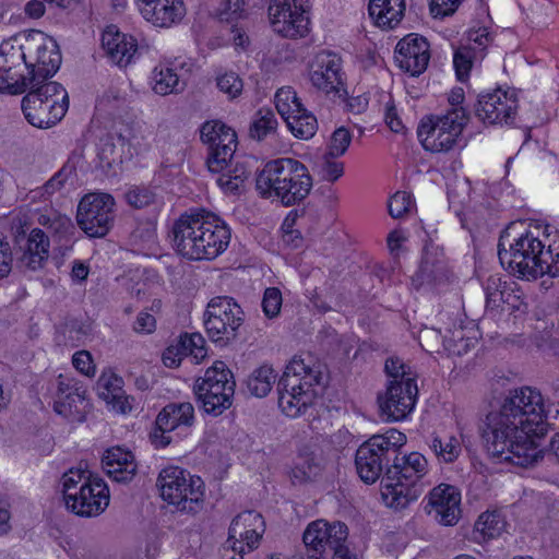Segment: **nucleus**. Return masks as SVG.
Segmentation results:
<instances>
[{"label": "nucleus", "mask_w": 559, "mask_h": 559, "mask_svg": "<svg viewBox=\"0 0 559 559\" xmlns=\"http://www.w3.org/2000/svg\"><path fill=\"white\" fill-rule=\"evenodd\" d=\"M469 120L465 108L448 109L443 115L424 117L417 128V136L426 151L445 153L465 146L462 132Z\"/></svg>", "instance_id": "nucleus-5"}, {"label": "nucleus", "mask_w": 559, "mask_h": 559, "mask_svg": "<svg viewBox=\"0 0 559 559\" xmlns=\"http://www.w3.org/2000/svg\"><path fill=\"white\" fill-rule=\"evenodd\" d=\"M282 301V293L278 288H266L262 299L264 314L270 319L276 318L280 314Z\"/></svg>", "instance_id": "nucleus-57"}, {"label": "nucleus", "mask_w": 559, "mask_h": 559, "mask_svg": "<svg viewBox=\"0 0 559 559\" xmlns=\"http://www.w3.org/2000/svg\"><path fill=\"white\" fill-rule=\"evenodd\" d=\"M429 448L438 461L443 463L454 462L461 453V444L455 437H449L447 440H443L439 436H433Z\"/></svg>", "instance_id": "nucleus-47"}, {"label": "nucleus", "mask_w": 559, "mask_h": 559, "mask_svg": "<svg viewBox=\"0 0 559 559\" xmlns=\"http://www.w3.org/2000/svg\"><path fill=\"white\" fill-rule=\"evenodd\" d=\"M394 59L403 71L417 76L428 67L429 43L418 34L406 35L397 43Z\"/></svg>", "instance_id": "nucleus-20"}, {"label": "nucleus", "mask_w": 559, "mask_h": 559, "mask_svg": "<svg viewBox=\"0 0 559 559\" xmlns=\"http://www.w3.org/2000/svg\"><path fill=\"white\" fill-rule=\"evenodd\" d=\"M162 498L180 511L197 512L203 502L204 483L188 471L169 466L160 471L157 478Z\"/></svg>", "instance_id": "nucleus-8"}, {"label": "nucleus", "mask_w": 559, "mask_h": 559, "mask_svg": "<svg viewBox=\"0 0 559 559\" xmlns=\"http://www.w3.org/2000/svg\"><path fill=\"white\" fill-rule=\"evenodd\" d=\"M115 199L109 193L85 194L78 205L76 223L90 238L105 237L115 223Z\"/></svg>", "instance_id": "nucleus-12"}, {"label": "nucleus", "mask_w": 559, "mask_h": 559, "mask_svg": "<svg viewBox=\"0 0 559 559\" xmlns=\"http://www.w3.org/2000/svg\"><path fill=\"white\" fill-rule=\"evenodd\" d=\"M460 503L461 493L457 488L440 484L430 491L426 510L441 525L453 526L461 516Z\"/></svg>", "instance_id": "nucleus-22"}, {"label": "nucleus", "mask_w": 559, "mask_h": 559, "mask_svg": "<svg viewBox=\"0 0 559 559\" xmlns=\"http://www.w3.org/2000/svg\"><path fill=\"white\" fill-rule=\"evenodd\" d=\"M326 534L324 537V555L332 552V559H357L346 546L348 527L345 523L326 521Z\"/></svg>", "instance_id": "nucleus-32"}, {"label": "nucleus", "mask_w": 559, "mask_h": 559, "mask_svg": "<svg viewBox=\"0 0 559 559\" xmlns=\"http://www.w3.org/2000/svg\"><path fill=\"white\" fill-rule=\"evenodd\" d=\"M278 393H298V392H316L305 388L302 377L295 376L294 373L284 371L283 376L277 382Z\"/></svg>", "instance_id": "nucleus-59"}, {"label": "nucleus", "mask_w": 559, "mask_h": 559, "mask_svg": "<svg viewBox=\"0 0 559 559\" xmlns=\"http://www.w3.org/2000/svg\"><path fill=\"white\" fill-rule=\"evenodd\" d=\"M428 472L427 459L412 452L392 461L382 478V498L385 504L395 510H403L416 501L424 491L423 477Z\"/></svg>", "instance_id": "nucleus-3"}, {"label": "nucleus", "mask_w": 559, "mask_h": 559, "mask_svg": "<svg viewBox=\"0 0 559 559\" xmlns=\"http://www.w3.org/2000/svg\"><path fill=\"white\" fill-rule=\"evenodd\" d=\"M412 204V198L408 193L405 191H397L389 200V214L393 218H401L404 214L411 211Z\"/></svg>", "instance_id": "nucleus-58"}, {"label": "nucleus", "mask_w": 559, "mask_h": 559, "mask_svg": "<svg viewBox=\"0 0 559 559\" xmlns=\"http://www.w3.org/2000/svg\"><path fill=\"white\" fill-rule=\"evenodd\" d=\"M352 142V134L345 127L336 129L331 136L326 156L335 158L345 154Z\"/></svg>", "instance_id": "nucleus-55"}, {"label": "nucleus", "mask_w": 559, "mask_h": 559, "mask_svg": "<svg viewBox=\"0 0 559 559\" xmlns=\"http://www.w3.org/2000/svg\"><path fill=\"white\" fill-rule=\"evenodd\" d=\"M309 0H270L269 19L273 31L285 38L306 37L310 32Z\"/></svg>", "instance_id": "nucleus-13"}, {"label": "nucleus", "mask_w": 559, "mask_h": 559, "mask_svg": "<svg viewBox=\"0 0 559 559\" xmlns=\"http://www.w3.org/2000/svg\"><path fill=\"white\" fill-rule=\"evenodd\" d=\"M501 280L490 276L486 283V305L488 308H496L503 301V290L500 289Z\"/></svg>", "instance_id": "nucleus-62"}, {"label": "nucleus", "mask_w": 559, "mask_h": 559, "mask_svg": "<svg viewBox=\"0 0 559 559\" xmlns=\"http://www.w3.org/2000/svg\"><path fill=\"white\" fill-rule=\"evenodd\" d=\"M255 187L263 198L275 197L284 206L304 201L312 188L308 168L294 158L267 162L255 178Z\"/></svg>", "instance_id": "nucleus-2"}, {"label": "nucleus", "mask_w": 559, "mask_h": 559, "mask_svg": "<svg viewBox=\"0 0 559 559\" xmlns=\"http://www.w3.org/2000/svg\"><path fill=\"white\" fill-rule=\"evenodd\" d=\"M292 133L299 139H310L318 129L317 118L304 106L284 118Z\"/></svg>", "instance_id": "nucleus-35"}, {"label": "nucleus", "mask_w": 559, "mask_h": 559, "mask_svg": "<svg viewBox=\"0 0 559 559\" xmlns=\"http://www.w3.org/2000/svg\"><path fill=\"white\" fill-rule=\"evenodd\" d=\"M117 138L122 146L128 145L131 154H139L147 148L145 136L141 129L135 126L127 124L117 131Z\"/></svg>", "instance_id": "nucleus-50"}, {"label": "nucleus", "mask_w": 559, "mask_h": 559, "mask_svg": "<svg viewBox=\"0 0 559 559\" xmlns=\"http://www.w3.org/2000/svg\"><path fill=\"white\" fill-rule=\"evenodd\" d=\"M236 382L225 362L215 361L203 378L195 381L193 392L203 411L218 416L233 404Z\"/></svg>", "instance_id": "nucleus-9"}, {"label": "nucleus", "mask_w": 559, "mask_h": 559, "mask_svg": "<svg viewBox=\"0 0 559 559\" xmlns=\"http://www.w3.org/2000/svg\"><path fill=\"white\" fill-rule=\"evenodd\" d=\"M275 106L278 114L284 119L285 116H289L295 112V109L301 108L304 105L297 97L296 92L290 87H282L275 94Z\"/></svg>", "instance_id": "nucleus-52"}, {"label": "nucleus", "mask_w": 559, "mask_h": 559, "mask_svg": "<svg viewBox=\"0 0 559 559\" xmlns=\"http://www.w3.org/2000/svg\"><path fill=\"white\" fill-rule=\"evenodd\" d=\"M142 16L154 26L170 27L186 14L182 0H138Z\"/></svg>", "instance_id": "nucleus-27"}, {"label": "nucleus", "mask_w": 559, "mask_h": 559, "mask_svg": "<svg viewBox=\"0 0 559 559\" xmlns=\"http://www.w3.org/2000/svg\"><path fill=\"white\" fill-rule=\"evenodd\" d=\"M72 173L73 167L64 165L43 187L32 191L33 198H43L46 200L56 192L60 191Z\"/></svg>", "instance_id": "nucleus-51"}, {"label": "nucleus", "mask_w": 559, "mask_h": 559, "mask_svg": "<svg viewBox=\"0 0 559 559\" xmlns=\"http://www.w3.org/2000/svg\"><path fill=\"white\" fill-rule=\"evenodd\" d=\"M205 341L203 336L199 333H193L191 335L180 336L179 346L185 356L192 355L197 359H202L205 357L206 352L204 348Z\"/></svg>", "instance_id": "nucleus-56"}, {"label": "nucleus", "mask_w": 559, "mask_h": 559, "mask_svg": "<svg viewBox=\"0 0 559 559\" xmlns=\"http://www.w3.org/2000/svg\"><path fill=\"white\" fill-rule=\"evenodd\" d=\"M248 550L247 540L245 538H233L229 543V538L224 547L223 558L224 559H243V554Z\"/></svg>", "instance_id": "nucleus-64"}, {"label": "nucleus", "mask_w": 559, "mask_h": 559, "mask_svg": "<svg viewBox=\"0 0 559 559\" xmlns=\"http://www.w3.org/2000/svg\"><path fill=\"white\" fill-rule=\"evenodd\" d=\"M277 124L275 114L269 108H261L255 112L250 124V138L262 141L276 132Z\"/></svg>", "instance_id": "nucleus-41"}, {"label": "nucleus", "mask_w": 559, "mask_h": 559, "mask_svg": "<svg viewBox=\"0 0 559 559\" xmlns=\"http://www.w3.org/2000/svg\"><path fill=\"white\" fill-rule=\"evenodd\" d=\"M506 519L500 511L481 513L474 525L475 539L486 542L500 536L506 530Z\"/></svg>", "instance_id": "nucleus-34"}, {"label": "nucleus", "mask_w": 559, "mask_h": 559, "mask_svg": "<svg viewBox=\"0 0 559 559\" xmlns=\"http://www.w3.org/2000/svg\"><path fill=\"white\" fill-rule=\"evenodd\" d=\"M33 86H29L28 93H34L38 98H43V100L52 103H66L67 109L69 108V95L66 88L58 82L48 81L47 80H38L34 82Z\"/></svg>", "instance_id": "nucleus-43"}, {"label": "nucleus", "mask_w": 559, "mask_h": 559, "mask_svg": "<svg viewBox=\"0 0 559 559\" xmlns=\"http://www.w3.org/2000/svg\"><path fill=\"white\" fill-rule=\"evenodd\" d=\"M109 504V489L106 483L97 477L80 486L78 495L66 504L67 509L82 518L102 514Z\"/></svg>", "instance_id": "nucleus-19"}, {"label": "nucleus", "mask_w": 559, "mask_h": 559, "mask_svg": "<svg viewBox=\"0 0 559 559\" xmlns=\"http://www.w3.org/2000/svg\"><path fill=\"white\" fill-rule=\"evenodd\" d=\"M185 85V82H181L178 74L170 68L160 67L153 71V90L158 95L179 93Z\"/></svg>", "instance_id": "nucleus-39"}, {"label": "nucleus", "mask_w": 559, "mask_h": 559, "mask_svg": "<svg viewBox=\"0 0 559 559\" xmlns=\"http://www.w3.org/2000/svg\"><path fill=\"white\" fill-rule=\"evenodd\" d=\"M405 442L406 436L392 428L383 435L371 436L360 444L355 455L360 479L366 484H374L383 473L385 475Z\"/></svg>", "instance_id": "nucleus-4"}, {"label": "nucleus", "mask_w": 559, "mask_h": 559, "mask_svg": "<svg viewBox=\"0 0 559 559\" xmlns=\"http://www.w3.org/2000/svg\"><path fill=\"white\" fill-rule=\"evenodd\" d=\"M24 68L5 69L0 71V92H7L9 94H22L29 86H33L35 80L31 79V74L26 71L23 72Z\"/></svg>", "instance_id": "nucleus-36"}, {"label": "nucleus", "mask_w": 559, "mask_h": 559, "mask_svg": "<svg viewBox=\"0 0 559 559\" xmlns=\"http://www.w3.org/2000/svg\"><path fill=\"white\" fill-rule=\"evenodd\" d=\"M243 321L245 313L241 307L228 296L212 298L204 312V326L207 336L221 347L236 341L238 330Z\"/></svg>", "instance_id": "nucleus-10"}, {"label": "nucleus", "mask_w": 559, "mask_h": 559, "mask_svg": "<svg viewBox=\"0 0 559 559\" xmlns=\"http://www.w3.org/2000/svg\"><path fill=\"white\" fill-rule=\"evenodd\" d=\"M121 389L122 379L114 373H103L96 383L97 395L105 402L116 399Z\"/></svg>", "instance_id": "nucleus-53"}, {"label": "nucleus", "mask_w": 559, "mask_h": 559, "mask_svg": "<svg viewBox=\"0 0 559 559\" xmlns=\"http://www.w3.org/2000/svg\"><path fill=\"white\" fill-rule=\"evenodd\" d=\"M96 478L90 472L82 468H71L61 477L62 493L64 503H69L80 491V486L85 481Z\"/></svg>", "instance_id": "nucleus-45"}, {"label": "nucleus", "mask_w": 559, "mask_h": 559, "mask_svg": "<svg viewBox=\"0 0 559 559\" xmlns=\"http://www.w3.org/2000/svg\"><path fill=\"white\" fill-rule=\"evenodd\" d=\"M475 47H461L453 56V64L455 68L456 76L460 81H464L469 73L475 56Z\"/></svg>", "instance_id": "nucleus-54"}, {"label": "nucleus", "mask_w": 559, "mask_h": 559, "mask_svg": "<svg viewBox=\"0 0 559 559\" xmlns=\"http://www.w3.org/2000/svg\"><path fill=\"white\" fill-rule=\"evenodd\" d=\"M341 70V58L335 53L322 51L314 59L310 80L313 86L326 95L333 94L334 97L344 98L347 96V91L344 87Z\"/></svg>", "instance_id": "nucleus-17"}, {"label": "nucleus", "mask_w": 559, "mask_h": 559, "mask_svg": "<svg viewBox=\"0 0 559 559\" xmlns=\"http://www.w3.org/2000/svg\"><path fill=\"white\" fill-rule=\"evenodd\" d=\"M154 193L146 188L135 187L126 193L127 202L134 209H143L154 202Z\"/></svg>", "instance_id": "nucleus-60"}, {"label": "nucleus", "mask_w": 559, "mask_h": 559, "mask_svg": "<svg viewBox=\"0 0 559 559\" xmlns=\"http://www.w3.org/2000/svg\"><path fill=\"white\" fill-rule=\"evenodd\" d=\"M14 68L26 69L23 45L14 47L10 41H4L0 45V71Z\"/></svg>", "instance_id": "nucleus-49"}, {"label": "nucleus", "mask_w": 559, "mask_h": 559, "mask_svg": "<svg viewBox=\"0 0 559 559\" xmlns=\"http://www.w3.org/2000/svg\"><path fill=\"white\" fill-rule=\"evenodd\" d=\"M22 43L29 80H47L55 75L61 64V52L56 40L41 31L31 29L23 35Z\"/></svg>", "instance_id": "nucleus-11"}, {"label": "nucleus", "mask_w": 559, "mask_h": 559, "mask_svg": "<svg viewBox=\"0 0 559 559\" xmlns=\"http://www.w3.org/2000/svg\"><path fill=\"white\" fill-rule=\"evenodd\" d=\"M194 419V408L191 403H170L157 415L155 428L151 432L152 443L157 449H163L174 441L175 430H188Z\"/></svg>", "instance_id": "nucleus-16"}, {"label": "nucleus", "mask_w": 559, "mask_h": 559, "mask_svg": "<svg viewBox=\"0 0 559 559\" xmlns=\"http://www.w3.org/2000/svg\"><path fill=\"white\" fill-rule=\"evenodd\" d=\"M449 280L450 273L442 250L432 242H426L419 267L412 277L413 285L416 288L424 285L435 287L447 283Z\"/></svg>", "instance_id": "nucleus-24"}, {"label": "nucleus", "mask_w": 559, "mask_h": 559, "mask_svg": "<svg viewBox=\"0 0 559 559\" xmlns=\"http://www.w3.org/2000/svg\"><path fill=\"white\" fill-rule=\"evenodd\" d=\"M325 526V520H317L308 524L302 535V540L308 552H314L321 557L324 555Z\"/></svg>", "instance_id": "nucleus-46"}, {"label": "nucleus", "mask_w": 559, "mask_h": 559, "mask_svg": "<svg viewBox=\"0 0 559 559\" xmlns=\"http://www.w3.org/2000/svg\"><path fill=\"white\" fill-rule=\"evenodd\" d=\"M17 266L22 270L37 271L44 266L49 255V238L39 228H34L28 236L24 233L15 239Z\"/></svg>", "instance_id": "nucleus-21"}, {"label": "nucleus", "mask_w": 559, "mask_h": 559, "mask_svg": "<svg viewBox=\"0 0 559 559\" xmlns=\"http://www.w3.org/2000/svg\"><path fill=\"white\" fill-rule=\"evenodd\" d=\"M237 523L243 524L248 530V550L257 548L261 534L264 531V521L262 515L253 510L245 511L235 518V525H237Z\"/></svg>", "instance_id": "nucleus-44"}, {"label": "nucleus", "mask_w": 559, "mask_h": 559, "mask_svg": "<svg viewBox=\"0 0 559 559\" xmlns=\"http://www.w3.org/2000/svg\"><path fill=\"white\" fill-rule=\"evenodd\" d=\"M421 345L426 344L428 350L439 352L442 346L447 352L453 355H461L466 349L467 343L464 341L463 331L457 330L452 336L442 335L440 330L433 328H425L419 333Z\"/></svg>", "instance_id": "nucleus-31"}, {"label": "nucleus", "mask_w": 559, "mask_h": 559, "mask_svg": "<svg viewBox=\"0 0 559 559\" xmlns=\"http://www.w3.org/2000/svg\"><path fill=\"white\" fill-rule=\"evenodd\" d=\"M498 257L502 265L507 264L508 269L520 276L537 278L543 276V270H548L547 266H543V263H546L543 258L551 257V246L545 250V245L527 231L509 243L507 249L502 235L498 243Z\"/></svg>", "instance_id": "nucleus-7"}, {"label": "nucleus", "mask_w": 559, "mask_h": 559, "mask_svg": "<svg viewBox=\"0 0 559 559\" xmlns=\"http://www.w3.org/2000/svg\"><path fill=\"white\" fill-rule=\"evenodd\" d=\"M97 159V167L100 168L105 175L111 176L116 174V169L122 160L111 136L100 140Z\"/></svg>", "instance_id": "nucleus-42"}, {"label": "nucleus", "mask_w": 559, "mask_h": 559, "mask_svg": "<svg viewBox=\"0 0 559 559\" xmlns=\"http://www.w3.org/2000/svg\"><path fill=\"white\" fill-rule=\"evenodd\" d=\"M518 108L514 92L497 88L491 93L479 95L474 106L476 117L484 123H509Z\"/></svg>", "instance_id": "nucleus-18"}, {"label": "nucleus", "mask_w": 559, "mask_h": 559, "mask_svg": "<svg viewBox=\"0 0 559 559\" xmlns=\"http://www.w3.org/2000/svg\"><path fill=\"white\" fill-rule=\"evenodd\" d=\"M317 392L278 393V406L289 417L304 414L312 404Z\"/></svg>", "instance_id": "nucleus-38"}, {"label": "nucleus", "mask_w": 559, "mask_h": 559, "mask_svg": "<svg viewBox=\"0 0 559 559\" xmlns=\"http://www.w3.org/2000/svg\"><path fill=\"white\" fill-rule=\"evenodd\" d=\"M499 430L480 429L487 451L492 456L523 467L533 465L543 457L544 451L537 450L536 439H540L544 436L528 435L521 430Z\"/></svg>", "instance_id": "nucleus-6"}, {"label": "nucleus", "mask_w": 559, "mask_h": 559, "mask_svg": "<svg viewBox=\"0 0 559 559\" xmlns=\"http://www.w3.org/2000/svg\"><path fill=\"white\" fill-rule=\"evenodd\" d=\"M526 417V408L524 395H519L518 392L511 390L504 399L498 412H490L484 421L480 429H504V431L522 430V425L519 421H524Z\"/></svg>", "instance_id": "nucleus-23"}, {"label": "nucleus", "mask_w": 559, "mask_h": 559, "mask_svg": "<svg viewBox=\"0 0 559 559\" xmlns=\"http://www.w3.org/2000/svg\"><path fill=\"white\" fill-rule=\"evenodd\" d=\"M84 400L85 391L78 386L73 391H69L64 396L57 399L53 409L64 417H70L80 413L79 404H83Z\"/></svg>", "instance_id": "nucleus-48"}, {"label": "nucleus", "mask_w": 559, "mask_h": 559, "mask_svg": "<svg viewBox=\"0 0 559 559\" xmlns=\"http://www.w3.org/2000/svg\"><path fill=\"white\" fill-rule=\"evenodd\" d=\"M462 0H429L430 12L435 17L452 15Z\"/></svg>", "instance_id": "nucleus-63"}, {"label": "nucleus", "mask_w": 559, "mask_h": 559, "mask_svg": "<svg viewBox=\"0 0 559 559\" xmlns=\"http://www.w3.org/2000/svg\"><path fill=\"white\" fill-rule=\"evenodd\" d=\"M519 395H524L526 417L524 421H519L522 425V432L528 435L545 436L549 427L550 408L545 405V400L542 393L531 386H522L514 389Z\"/></svg>", "instance_id": "nucleus-25"}, {"label": "nucleus", "mask_w": 559, "mask_h": 559, "mask_svg": "<svg viewBox=\"0 0 559 559\" xmlns=\"http://www.w3.org/2000/svg\"><path fill=\"white\" fill-rule=\"evenodd\" d=\"M276 381V373L271 366L263 365L249 376L247 389L255 397L266 396Z\"/></svg>", "instance_id": "nucleus-37"}, {"label": "nucleus", "mask_w": 559, "mask_h": 559, "mask_svg": "<svg viewBox=\"0 0 559 559\" xmlns=\"http://www.w3.org/2000/svg\"><path fill=\"white\" fill-rule=\"evenodd\" d=\"M321 471V463L314 455H302L290 471V480L294 485H302L313 480Z\"/></svg>", "instance_id": "nucleus-40"}, {"label": "nucleus", "mask_w": 559, "mask_h": 559, "mask_svg": "<svg viewBox=\"0 0 559 559\" xmlns=\"http://www.w3.org/2000/svg\"><path fill=\"white\" fill-rule=\"evenodd\" d=\"M200 133L202 142L209 146L207 169L211 173L222 171L236 152V132L224 122L212 120L202 124Z\"/></svg>", "instance_id": "nucleus-14"}, {"label": "nucleus", "mask_w": 559, "mask_h": 559, "mask_svg": "<svg viewBox=\"0 0 559 559\" xmlns=\"http://www.w3.org/2000/svg\"><path fill=\"white\" fill-rule=\"evenodd\" d=\"M418 389L413 378L406 381H389L384 393H379L377 401L380 416L385 421L404 419L415 407Z\"/></svg>", "instance_id": "nucleus-15"}, {"label": "nucleus", "mask_w": 559, "mask_h": 559, "mask_svg": "<svg viewBox=\"0 0 559 559\" xmlns=\"http://www.w3.org/2000/svg\"><path fill=\"white\" fill-rule=\"evenodd\" d=\"M218 174L217 185L226 192H237L251 175V168L247 160L231 158L227 162V167Z\"/></svg>", "instance_id": "nucleus-33"}, {"label": "nucleus", "mask_w": 559, "mask_h": 559, "mask_svg": "<svg viewBox=\"0 0 559 559\" xmlns=\"http://www.w3.org/2000/svg\"><path fill=\"white\" fill-rule=\"evenodd\" d=\"M102 45L111 61L119 67H127L138 50L136 40L120 33L115 26H108L103 33Z\"/></svg>", "instance_id": "nucleus-28"}, {"label": "nucleus", "mask_w": 559, "mask_h": 559, "mask_svg": "<svg viewBox=\"0 0 559 559\" xmlns=\"http://www.w3.org/2000/svg\"><path fill=\"white\" fill-rule=\"evenodd\" d=\"M171 233L176 251L193 261L215 259L230 241V229L226 223L203 209L181 214L175 221Z\"/></svg>", "instance_id": "nucleus-1"}, {"label": "nucleus", "mask_w": 559, "mask_h": 559, "mask_svg": "<svg viewBox=\"0 0 559 559\" xmlns=\"http://www.w3.org/2000/svg\"><path fill=\"white\" fill-rule=\"evenodd\" d=\"M102 463L106 473L118 483L130 481L136 472L134 455L120 447L107 450Z\"/></svg>", "instance_id": "nucleus-29"}, {"label": "nucleus", "mask_w": 559, "mask_h": 559, "mask_svg": "<svg viewBox=\"0 0 559 559\" xmlns=\"http://www.w3.org/2000/svg\"><path fill=\"white\" fill-rule=\"evenodd\" d=\"M22 110L28 123L39 129H48L55 126L68 111L64 102L48 103L38 98L34 93H27L23 97Z\"/></svg>", "instance_id": "nucleus-26"}, {"label": "nucleus", "mask_w": 559, "mask_h": 559, "mask_svg": "<svg viewBox=\"0 0 559 559\" xmlns=\"http://www.w3.org/2000/svg\"><path fill=\"white\" fill-rule=\"evenodd\" d=\"M405 0H369L368 12L373 23L382 29H393L405 15Z\"/></svg>", "instance_id": "nucleus-30"}, {"label": "nucleus", "mask_w": 559, "mask_h": 559, "mask_svg": "<svg viewBox=\"0 0 559 559\" xmlns=\"http://www.w3.org/2000/svg\"><path fill=\"white\" fill-rule=\"evenodd\" d=\"M216 84L219 91L228 94L231 98L236 97L242 90V81L234 72L218 76Z\"/></svg>", "instance_id": "nucleus-61"}]
</instances>
